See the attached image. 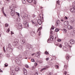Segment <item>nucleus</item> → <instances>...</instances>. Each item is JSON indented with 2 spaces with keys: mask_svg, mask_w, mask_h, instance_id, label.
I'll return each instance as SVG.
<instances>
[{
  "mask_svg": "<svg viewBox=\"0 0 75 75\" xmlns=\"http://www.w3.org/2000/svg\"><path fill=\"white\" fill-rule=\"evenodd\" d=\"M41 55V53H40V52H36L35 54V55L37 57H38V58H39L40 57V55Z\"/></svg>",
  "mask_w": 75,
  "mask_h": 75,
  "instance_id": "nucleus-1",
  "label": "nucleus"
},
{
  "mask_svg": "<svg viewBox=\"0 0 75 75\" xmlns=\"http://www.w3.org/2000/svg\"><path fill=\"white\" fill-rule=\"evenodd\" d=\"M18 39H15V41L13 43V44L14 45H18Z\"/></svg>",
  "mask_w": 75,
  "mask_h": 75,
  "instance_id": "nucleus-2",
  "label": "nucleus"
},
{
  "mask_svg": "<svg viewBox=\"0 0 75 75\" xmlns=\"http://www.w3.org/2000/svg\"><path fill=\"white\" fill-rule=\"evenodd\" d=\"M6 51L8 52H12V49L10 47H6Z\"/></svg>",
  "mask_w": 75,
  "mask_h": 75,
  "instance_id": "nucleus-3",
  "label": "nucleus"
},
{
  "mask_svg": "<svg viewBox=\"0 0 75 75\" xmlns=\"http://www.w3.org/2000/svg\"><path fill=\"white\" fill-rule=\"evenodd\" d=\"M15 14V11L14 10H12L11 11V15L12 16H13Z\"/></svg>",
  "mask_w": 75,
  "mask_h": 75,
  "instance_id": "nucleus-4",
  "label": "nucleus"
},
{
  "mask_svg": "<svg viewBox=\"0 0 75 75\" xmlns=\"http://www.w3.org/2000/svg\"><path fill=\"white\" fill-rule=\"evenodd\" d=\"M26 47L28 48V50H30L32 47L31 45L29 44H27Z\"/></svg>",
  "mask_w": 75,
  "mask_h": 75,
  "instance_id": "nucleus-5",
  "label": "nucleus"
},
{
  "mask_svg": "<svg viewBox=\"0 0 75 75\" xmlns=\"http://www.w3.org/2000/svg\"><path fill=\"white\" fill-rule=\"evenodd\" d=\"M70 11L72 12V13H75V7H73V8H71L70 9Z\"/></svg>",
  "mask_w": 75,
  "mask_h": 75,
  "instance_id": "nucleus-6",
  "label": "nucleus"
},
{
  "mask_svg": "<svg viewBox=\"0 0 75 75\" xmlns=\"http://www.w3.org/2000/svg\"><path fill=\"white\" fill-rule=\"evenodd\" d=\"M38 23L40 25H41V24L42 23V21L40 19H38Z\"/></svg>",
  "mask_w": 75,
  "mask_h": 75,
  "instance_id": "nucleus-7",
  "label": "nucleus"
},
{
  "mask_svg": "<svg viewBox=\"0 0 75 75\" xmlns=\"http://www.w3.org/2000/svg\"><path fill=\"white\" fill-rule=\"evenodd\" d=\"M16 48H18L19 50H21V49H22V48H23V45H20V46H17L16 47Z\"/></svg>",
  "mask_w": 75,
  "mask_h": 75,
  "instance_id": "nucleus-8",
  "label": "nucleus"
},
{
  "mask_svg": "<svg viewBox=\"0 0 75 75\" xmlns=\"http://www.w3.org/2000/svg\"><path fill=\"white\" fill-rule=\"evenodd\" d=\"M21 42L22 44H25V40H21Z\"/></svg>",
  "mask_w": 75,
  "mask_h": 75,
  "instance_id": "nucleus-9",
  "label": "nucleus"
},
{
  "mask_svg": "<svg viewBox=\"0 0 75 75\" xmlns=\"http://www.w3.org/2000/svg\"><path fill=\"white\" fill-rule=\"evenodd\" d=\"M70 42L71 44H74L75 43V41L73 40H71Z\"/></svg>",
  "mask_w": 75,
  "mask_h": 75,
  "instance_id": "nucleus-10",
  "label": "nucleus"
},
{
  "mask_svg": "<svg viewBox=\"0 0 75 75\" xmlns=\"http://www.w3.org/2000/svg\"><path fill=\"white\" fill-rule=\"evenodd\" d=\"M74 21H75V19H74V18H71L70 23H74Z\"/></svg>",
  "mask_w": 75,
  "mask_h": 75,
  "instance_id": "nucleus-11",
  "label": "nucleus"
},
{
  "mask_svg": "<svg viewBox=\"0 0 75 75\" xmlns=\"http://www.w3.org/2000/svg\"><path fill=\"white\" fill-rule=\"evenodd\" d=\"M23 73L25 75H27V72L26 69H24L23 71Z\"/></svg>",
  "mask_w": 75,
  "mask_h": 75,
  "instance_id": "nucleus-12",
  "label": "nucleus"
},
{
  "mask_svg": "<svg viewBox=\"0 0 75 75\" xmlns=\"http://www.w3.org/2000/svg\"><path fill=\"white\" fill-rule=\"evenodd\" d=\"M20 70V68L18 67H17L15 69L16 71H18Z\"/></svg>",
  "mask_w": 75,
  "mask_h": 75,
  "instance_id": "nucleus-13",
  "label": "nucleus"
},
{
  "mask_svg": "<svg viewBox=\"0 0 75 75\" xmlns=\"http://www.w3.org/2000/svg\"><path fill=\"white\" fill-rule=\"evenodd\" d=\"M69 30H70V29H72L73 28V27L71 25H68L67 27Z\"/></svg>",
  "mask_w": 75,
  "mask_h": 75,
  "instance_id": "nucleus-14",
  "label": "nucleus"
},
{
  "mask_svg": "<svg viewBox=\"0 0 75 75\" xmlns=\"http://www.w3.org/2000/svg\"><path fill=\"white\" fill-rule=\"evenodd\" d=\"M18 25H19L18 28L19 29H21V28H22V25H21V23L19 24Z\"/></svg>",
  "mask_w": 75,
  "mask_h": 75,
  "instance_id": "nucleus-15",
  "label": "nucleus"
},
{
  "mask_svg": "<svg viewBox=\"0 0 75 75\" xmlns=\"http://www.w3.org/2000/svg\"><path fill=\"white\" fill-rule=\"evenodd\" d=\"M24 27H29V25H28V23H27L26 24H25L24 25Z\"/></svg>",
  "mask_w": 75,
  "mask_h": 75,
  "instance_id": "nucleus-16",
  "label": "nucleus"
},
{
  "mask_svg": "<svg viewBox=\"0 0 75 75\" xmlns=\"http://www.w3.org/2000/svg\"><path fill=\"white\" fill-rule=\"evenodd\" d=\"M4 10V8L3 7L2 8V11L3 12V13L4 14V16H6V14L4 13V10Z\"/></svg>",
  "mask_w": 75,
  "mask_h": 75,
  "instance_id": "nucleus-17",
  "label": "nucleus"
},
{
  "mask_svg": "<svg viewBox=\"0 0 75 75\" xmlns=\"http://www.w3.org/2000/svg\"><path fill=\"white\" fill-rule=\"evenodd\" d=\"M9 9L11 11L13 10V7L12 6H9Z\"/></svg>",
  "mask_w": 75,
  "mask_h": 75,
  "instance_id": "nucleus-18",
  "label": "nucleus"
},
{
  "mask_svg": "<svg viewBox=\"0 0 75 75\" xmlns=\"http://www.w3.org/2000/svg\"><path fill=\"white\" fill-rule=\"evenodd\" d=\"M50 40H51V41H52L53 40V39H54V37H53V36L52 35L50 36Z\"/></svg>",
  "mask_w": 75,
  "mask_h": 75,
  "instance_id": "nucleus-19",
  "label": "nucleus"
},
{
  "mask_svg": "<svg viewBox=\"0 0 75 75\" xmlns=\"http://www.w3.org/2000/svg\"><path fill=\"white\" fill-rule=\"evenodd\" d=\"M57 24H56V25H57V26L59 24V20H57Z\"/></svg>",
  "mask_w": 75,
  "mask_h": 75,
  "instance_id": "nucleus-20",
  "label": "nucleus"
},
{
  "mask_svg": "<svg viewBox=\"0 0 75 75\" xmlns=\"http://www.w3.org/2000/svg\"><path fill=\"white\" fill-rule=\"evenodd\" d=\"M27 18H28V19L30 20V18L31 17V16H30V15H28L27 16Z\"/></svg>",
  "mask_w": 75,
  "mask_h": 75,
  "instance_id": "nucleus-21",
  "label": "nucleus"
},
{
  "mask_svg": "<svg viewBox=\"0 0 75 75\" xmlns=\"http://www.w3.org/2000/svg\"><path fill=\"white\" fill-rule=\"evenodd\" d=\"M32 24H34V25H35L36 26H37V23H34V22H32Z\"/></svg>",
  "mask_w": 75,
  "mask_h": 75,
  "instance_id": "nucleus-22",
  "label": "nucleus"
},
{
  "mask_svg": "<svg viewBox=\"0 0 75 75\" xmlns=\"http://www.w3.org/2000/svg\"><path fill=\"white\" fill-rule=\"evenodd\" d=\"M31 35H35V33L34 32H31Z\"/></svg>",
  "mask_w": 75,
  "mask_h": 75,
  "instance_id": "nucleus-23",
  "label": "nucleus"
},
{
  "mask_svg": "<svg viewBox=\"0 0 75 75\" xmlns=\"http://www.w3.org/2000/svg\"><path fill=\"white\" fill-rule=\"evenodd\" d=\"M23 2V4H25V3L26 2V1H27V0H22Z\"/></svg>",
  "mask_w": 75,
  "mask_h": 75,
  "instance_id": "nucleus-24",
  "label": "nucleus"
},
{
  "mask_svg": "<svg viewBox=\"0 0 75 75\" xmlns=\"http://www.w3.org/2000/svg\"><path fill=\"white\" fill-rule=\"evenodd\" d=\"M65 45L67 47H68V46H69V45H68V43H67V42L65 43Z\"/></svg>",
  "mask_w": 75,
  "mask_h": 75,
  "instance_id": "nucleus-25",
  "label": "nucleus"
},
{
  "mask_svg": "<svg viewBox=\"0 0 75 75\" xmlns=\"http://www.w3.org/2000/svg\"><path fill=\"white\" fill-rule=\"evenodd\" d=\"M5 67H7L8 64L7 63H5L4 64Z\"/></svg>",
  "mask_w": 75,
  "mask_h": 75,
  "instance_id": "nucleus-26",
  "label": "nucleus"
},
{
  "mask_svg": "<svg viewBox=\"0 0 75 75\" xmlns=\"http://www.w3.org/2000/svg\"><path fill=\"white\" fill-rule=\"evenodd\" d=\"M27 1L28 3H32V0H27Z\"/></svg>",
  "mask_w": 75,
  "mask_h": 75,
  "instance_id": "nucleus-27",
  "label": "nucleus"
},
{
  "mask_svg": "<svg viewBox=\"0 0 75 75\" xmlns=\"http://www.w3.org/2000/svg\"><path fill=\"white\" fill-rule=\"evenodd\" d=\"M65 25H68L69 24V23H68V22H65Z\"/></svg>",
  "mask_w": 75,
  "mask_h": 75,
  "instance_id": "nucleus-28",
  "label": "nucleus"
},
{
  "mask_svg": "<svg viewBox=\"0 0 75 75\" xmlns=\"http://www.w3.org/2000/svg\"><path fill=\"white\" fill-rule=\"evenodd\" d=\"M23 24H24V25L25 24H27V22H26V21H24L23 22Z\"/></svg>",
  "mask_w": 75,
  "mask_h": 75,
  "instance_id": "nucleus-29",
  "label": "nucleus"
},
{
  "mask_svg": "<svg viewBox=\"0 0 75 75\" xmlns=\"http://www.w3.org/2000/svg\"><path fill=\"white\" fill-rule=\"evenodd\" d=\"M17 64L18 65H20L21 64V61H19L18 62H17Z\"/></svg>",
  "mask_w": 75,
  "mask_h": 75,
  "instance_id": "nucleus-30",
  "label": "nucleus"
},
{
  "mask_svg": "<svg viewBox=\"0 0 75 75\" xmlns=\"http://www.w3.org/2000/svg\"><path fill=\"white\" fill-rule=\"evenodd\" d=\"M22 56L21 55H19L18 56V58H22Z\"/></svg>",
  "mask_w": 75,
  "mask_h": 75,
  "instance_id": "nucleus-31",
  "label": "nucleus"
},
{
  "mask_svg": "<svg viewBox=\"0 0 75 75\" xmlns=\"http://www.w3.org/2000/svg\"><path fill=\"white\" fill-rule=\"evenodd\" d=\"M41 29H42V27H40L39 28V29L38 30V31H40V30H41Z\"/></svg>",
  "mask_w": 75,
  "mask_h": 75,
  "instance_id": "nucleus-32",
  "label": "nucleus"
},
{
  "mask_svg": "<svg viewBox=\"0 0 75 75\" xmlns=\"http://www.w3.org/2000/svg\"><path fill=\"white\" fill-rule=\"evenodd\" d=\"M11 47V44H9L8 45V46L7 47Z\"/></svg>",
  "mask_w": 75,
  "mask_h": 75,
  "instance_id": "nucleus-33",
  "label": "nucleus"
},
{
  "mask_svg": "<svg viewBox=\"0 0 75 75\" xmlns=\"http://www.w3.org/2000/svg\"><path fill=\"white\" fill-rule=\"evenodd\" d=\"M69 58V55H67V57H66V59H68Z\"/></svg>",
  "mask_w": 75,
  "mask_h": 75,
  "instance_id": "nucleus-34",
  "label": "nucleus"
},
{
  "mask_svg": "<svg viewBox=\"0 0 75 75\" xmlns=\"http://www.w3.org/2000/svg\"><path fill=\"white\" fill-rule=\"evenodd\" d=\"M55 31L56 32H58V31H59V30L58 28H56L55 30Z\"/></svg>",
  "mask_w": 75,
  "mask_h": 75,
  "instance_id": "nucleus-35",
  "label": "nucleus"
},
{
  "mask_svg": "<svg viewBox=\"0 0 75 75\" xmlns=\"http://www.w3.org/2000/svg\"><path fill=\"white\" fill-rule=\"evenodd\" d=\"M5 27H7L8 26V24L6 23L5 24Z\"/></svg>",
  "mask_w": 75,
  "mask_h": 75,
  "instance_id": "nucleus-36",
  "label": "nucleus"
},
{
  "mask_svg": "<svg viewBox=\"0 0 75 75\" xmlns=\"http://www.w3.org/2000/svg\"><path fill=\"white\" fill-rule=\"evenodd\" d=\"M57 4L59 5V1H57L56 2Z\"/></svg>",
  "mask_w": 75,
  "mask_h": 75,
  "instance_id": "nucleus-37",
  "label": "nucleus"
},
{
  "mask_svg": "<svg viewBox=\"0 0 75 75\" xmlns=\"http://www.w3.org/2000/svg\"><path fill=\"white\" fill-rule=\"evenodd\" d=\"M67 49V48L66 47H63V50H64V51H66V50Z\"/></svg>",
  "mask_w": 75,
  "mask_h": 75,
  "instance_id": "nucleus-38",
  "label": "nucleus"
},
{
  "mask_svg": "<svg viewBox=\"0 0 75 75\" xmlns=\"http://www.w3.org/2000/svg\"><path fill=\"white\" fill-rule=\"evenodd\" d=\"M31 61H32V62H35V60H34V59H31Z\"/></svg>",
  "mask_w": 75,
  "mask_h": 75,
  "instance_id": "nucleus-39",
  "label": "nucleus"
},
{
  "mask_svg": "<svg viewBox=\"0 0 75 75\" xmlns=\"http://www.w3.org/2000/svg\"><path fill=\"white\" fill-rule=\"evenodd\" d=\"M10 31V29L8 28L7 30L6 31V33H8Z\"/></svg>",
  "mask_w": 75,
  "mask_h": 75,
  "instance_id": "nucleus-40",
  "label": "nucleus"
},
{
  "mask_svg": "<svg viewBox=\"0 0 75 75\" xmlns=\"http://www.w3.org/2000/svg\"><path fill=\"white\" fill-rule=\"evenodd\" d=\"M57 41L58 42H60V41H61V39H58L57 40Z\"/></svg>",
  "mask_w": 75,
  "mask_h": 75,
  "instance_id": "nucleus-41",
  "label": "nucleus"
},
{
  "mask_svg": "<svg viewBox=\"0 0 75 75\" xmlns=\"http://www.w3.org/2000/svg\"><path fill=\"white\" fill-rule=\"evenodd\" d=\"M45 68H44L43 69H41L40 70V71H41V72H42V71L43 70H45Z\"/></svg>",
  "mask_w": 75,
  "mask_h": 75,
  "instance_id": "nucleus-42",
  "label": "nucleus"
},
{
  "mask_svg": "<svg viewBox=\"0 0 75 75\" xmlns=\"http://www.w3.org/2000/svg\"><path fill=\"white\" fill-rule=\"evenodd\" d=\"M38 75V71L36 72V73L35 74V75Z\"/></svg>",
  "mask_w": 75,
  "mask_h": 75,
  "instance_id": "nucleus-43",
  "label": "nucleus"
},
{
  "mask_svg": "<svg viewBox=\"0 0 75 75\" xmlns=\"http://www.w3.org/2000/svg\"><path fill=\"white\" fill-rule=\"evenodd\" d=\"M59 47L60 48H62V45L61 44H60L59 45Z\"/></svg>",
  "mask_w": 75,
  "mask_h": 75,
  "instance_id": "nucleus-44",
  "label": "nucleus"
},
{
  "mask_svg": "<svg viewBox=\"0 0 75 75\" xmlns=\"http://www.w3.org/2000/svg\"><path fill=\"white\" fill-rule=\"evenodd\" d=\"M25 67H26V68H29V66H28V65L26 64L25 65Z\"/></svg>",
  "mask_w": 75,
  "mask_h": 75,
  "instance_id": "nucleus-45",
  "label": "nucleus"
},
{
  "mask_svg": "<svg viewBox=\"0 0 75 75\" xmlns=\"http://www.w3.org/2000/svg\"><path fill=\"white\" fill-rule=\"evenodd\" d=\"M50 30V34H52V33H53V31H52L51 30V29Z\"/></svg>",
  "mask_w": 75,
  "mask_h": 75,
  "instance_id": "nucleus-46",
  "label": "nucleus"
},
{
  "mask_svg": "<svg viewBox=\"0 0 75 75\" xmlns=\"http://www.w3.org/2000/svg\"><path fill=\"white\" fill-rule=\"evenodd\" d=\"M55 67L56 68H58L59 67L58 65H56L55 66Z\"/></svg>",
  "mask_w": 75,
  "mask_h": 75,
  "instance_id": "nucleus-47",
  "label": "nucleus"
},
{
  "mask_svg": "<svg viewBox=\"0 0 75 75\" xmlns=\"http://www.w3.org/2000/svg\"><path fill=\"white\" fill-rule=\"evenodd\" d=\"M51 29L52 30H54V26H52L51 27Z\"/></svg>",
  "mask_w": 75,
  "mask_h": 75,
  "instance_id": "nucleus-48",
  "label": "nucleus"
},
{
  "mask_svg": "<svg viewBox=\"0 0 75 75\" xmlns=\"http://www.w3.org/2000/svg\"><path fill=\"white\" fill-rule=\"evenodd\" d=\"M50 39H50V38H49L48 39L47 41V42L48 43H49V42H48V41H50Z\"/></svg>",
  "mask_w": 75,
  "mask_h": 75,
  "instance_id": "nucleus-49",
  "label": "nucleus"
},
{
  "mask_svg": "<svg viewBox=\"0 0 75 75\" xmlns=\"http://www.w3.org/2000/svg\"><path fill=\"white\" fill-rule=\"evenodd\" d=\"M11 74V75H15V74L13 73V71H12Z\"/></svg>",
  "mask_w": 75,
  "mask_h": 75,
  "instance_id": "nucleus-50",
  "label": "nucleus"
},
{
  "mask_svg": "<svg viewBox=\"0 0 75 75\" xmlns=\"http://www.w3.org/2000/svg\"><path fill=\"white\" fill-rule=\"evenodd\" d=\"M45 54H48V52H45Z\"/></svg>",
  "mask_w": 75,
  "mask_h": 75,
  "instance_id": "nucleus-51",
  "label": "nucleus"
},
{
  "mask_svg": "<svg viewBox=\"0 0 75 75\" xmlns=\"http://www.w3.org/2000/svg\"><path fill=\"white\" fill-rule=\"evenodd\" d=\"M46 61H48L49 60V58H47L46 59Z\"/></svg>",
  "mask_w": 75,
  "mask_h": 75,
  "instance_id": "nucleus-52",
  "label": "nucleus"
},
{
  "mask_svg": "<svg viewBox=\"0 0 75 75\" xmlns=\"http://www.w3.org/2000/svg\"><path fill=\"white\" fill-rule=\"evenodd\" d=\"M2 57V54H0V58H1Z\"/></svg>",
  "mask_w": 75,
  "mask_h": 75,
  "instance_id": "nucleus-53",
  "label": "nucleus"
},
{
  "mask_svg": "<svg viewBox=\"0 0 75 75\" xmlns=\"http://www.w3.org/2000/svg\"><path fill=\"white\" fill-rule=\"evenodd\" d=\"M64 18L66 19V20H67V19H68V18L66 16L64 17Z\"/></svg>",
  "mask_w": 75,
  "mask_h": 75,
  "instance_id": "nucleus-54",
  "label": "nucleus"
},
{
  "mask_svg": "<svg viewBox=\"0 0 75 75\" xmlns=\"http://www.w3.org/2000/svg\"><path fill=\"white\" fill-rule=\"evenodd\" d=\"M64 74H65V75H67V72H66V71H65Z\"/></svg>",
  "mask_w": 75,
  "mask_h": 75,
  "instance_id": "nucleus-55",
  "label": "nucleus"
},
{
  "mask_svg": "<svg viewBox=\"0 0 75 75\" xmlns=\"http://www.w3.org/2000/svg\"><path fill=\"white\" fill-rule=\"evenodd\" d=\"M73 32L74 33H75V29L73 30Z\"/></svg>",
  "mask_w": 75,
  "mask_h": 75,
  "instance_id": "nucleus-56",
  "label": "nucleus"
},
{
  "mask_svg": "<svg viewBox=\"0 0 75 75\" xmlns=\"http://www.w3.org/2000/svg\"><path fill=\"white\" fill-rule=\"evenodd\" d=\"M4 52H6V50H5V49H4Z\"/></svg>",
  "mask_w": 75,
  "mask_h": 75,
  "instance_id": "nucleus-57",
  "label": "nucleus"
},
{
  "mask_svg": "<svg viewBox=\"0 0 75 75\" xmlns=\"http://www.w3.org/2000/svg\"><path fill=\"white\" fill-rule=\"evenodd\" d=\"M64 31H65V32H66L67 31V30L65 29H64Z\"/></svg>",
  "mask_w": 75,
  "mask_h": 75,
  "instance_id": "nucleus-58",
  "label": "nucleus"
},
{
  "mask_svg": "<svg viewBox=\"0 0 75 75\" xmlns=\"http://www.w3.org/2000/svg\"><path fill=\"white\" fill-rule=\"evenodd\" d=\"M64 68H67L66 65H64Z\"/></svg>",
  "mask_w": 75,
  "mask_h": 75,
  "instance_id": "nucleus-59",
  "label": "nucleus"
},
{
  "mask_svg": "<svg viewBox=\"0 0 75 75\" xmlns=\"http://www.w3.org/2000/svg\"><path fill=\"white\" fill-rule=\"evenodd\" d=\"M48 75H51V73H49V74H48Z\"/></svg>",
  "mask_w": 75,
  "mask_h": 75,
  "instance_id": "nucleus-60",
  "label": "nucleus"
},
{
  "mask_svg": "<svg viewBox=\"0 0 75 75\" xmlns=\"http://www.w3.org/2000/svg\"><path fill=\"white\" fill-rule=\"evenodd\" d=\"M11 34H14V33H13V32L11 31Z\"/></svg>",
  "mask_w": 75,
  "mask_h": 75,
  "instance_id": "nucleus-61",
  "label": "nucleus"
},
{
  "mask_svg": "<svg viewBox=\"0 0 75 75\" xmlns=\"http://www.w3.org/2000/svg\"><path fill=\"white\" fill-rule=\"evenodd\" d=\"M35 55V53H33V54H32L31 55H32V56H33V55Z\"/></svg>",
  "mask_w": 75,
  "mask_h": 75,
  "instance_id": "nucleus-62",
  "label": "nucleus"
},
{
  "mask_svg": "<svg viewBox=\"0 0 75 75\" xmlns=\"http://www.w3.org/2000/svg\"><path fill=\"white\" fill-rule=\"evenodd\" d=\"M42 61H40L39 63H40V64H41V63H42Z\"/></svg>",
  "mask_w": 75,
  "mask_h": 75,
  "instance_id": "nucleus-63",
  "label": "nucleus"
},
{
  "mask_svg": "<svg viewBox=\"0 0 75 75\" xmlns=\"http://www.w3.org/2000/svg\"><path fill=\"white\" fill-rule=\"evenodd\" d=\"M39 35H41V33H40V32H39V34H38Z\"/></svg>",
  "mask_w": 75,
  "mask_h": 75,
  "instance_id": "nucleus-64",
  "label": "nucleus"
}]
</instances>
